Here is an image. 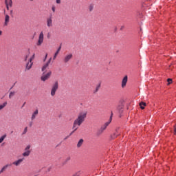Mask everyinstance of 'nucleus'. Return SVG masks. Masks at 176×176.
Instances as JSON below:
<instances>
[{
  "label": "nucleus",
  "instance_id": "nucleus-10",
  "mask_svg": "<svg viewBox=\"0 0 176 176\" xmlns=\"http://www.w3.org/2000/svg\"><path fill=\"white\" fill-rule=\"evenodd\" d=\"M50 63H52V58H50L49 59V60L47 62V63H45L43 67H42V72H45V71H46V68H47V67H49V65L50 64Z\"/></svg>",
  "mask_w": 176,
  "mask_h": 176
},
{
  "label": "nucleus",
  "instance_id": "nucleus-27",
  "mask_svg": "<svg viewBox=\"0 0 176 176\" xmlns=\"http://www.w3.org/2000/svg\"><path fill=\"white\" fill-rule=\"evenodd\" d=\"M167 82H168V85H171V83H173V79L168 78Z\"/></svg>",
  "mask_w": 176,
  "mask_h": 176
},
{
  "label": "nucleus",
  "instance_id": "nucleus-7",
  "mask_svg": "<svg viewBox=\"0 0 176 176\" xmlns=\"http://www.w3.org/2000/svg\"><path fill=\"white\" fill-rule=\"evenodd\" d=\"M25 160L24 157L20 158L17 160H15L14 162H12L13 166H15L16 167H19Z\"/></svg>",
  "mask_w": 176,
  "mask_h": 176
},
{
  "label": "nucleus",
  "instance_id": "nucleus-26",
  "mask_svg": "<svg viewBox=\"0 0 176 176\" xmlns=\"http://www.w3.org/2000/svg\"><path fill=\"white\" fill-rule=\"evenodd\" d=\"M28 131V127H25L23 130V132L22 133L23 135H24V134H27V132Z\"/></svg>",
  "mask_w": 176,
  "mask_h": 176
},
{
  "label": "nucleus",
  "instance_id": "nucleus-36",
  "mask_svg": "<svg viewBox=\"0 0 176 176\" xmlns=\"http://www.w3.org/2000/svg\"><path fill=\"white\" fill-rule=\"evenodd\" d=\"M47 58V54H46V55H45V58Z\"/></svg>",
  "mask_w": 176,
  "mask_h": 176
},
{
  "label": "nucleus",
  "instance_id": "nucleus-15",
  "mask_svg": "<svg viewBox=\"0 0 176 176\" xmlns=\"http://www.w3.org/2000/svg\"><path fill=\"white\" fill-rule=\"evenodd\" d=\"M11 164H7L5 166H3L2 167V168L0 170V174H2V173H3V171L6 170V168H8V167L10 166Z\"/></svg>",
  "mask_w": 176,
  "mask_h": 176
},
{
  "label": "nucleus",
  "instance_id": "nucleus-34",
  "mask_svg": "<svg viewBox=\"0 0 176 176\" xmlns=\"http://www.w3.org/2000/svg\"><path fill=\"white\" fill-rule=\"evenodd\" d=\"M6 8H7V10H9V6H8V4H7Z\"/></svg>",
  "mask_w": 176,
  "mask_h": 176
},
{
  "label": "nucleus",
  "instance_id": "nucleus-21",
  "mask_svg": "<svg viewBox=\"0 0 176 176\" xmlns=\"http://www.w3.org/2000/svg\"><path fill=\"white\" fill-rule=\"evenodd\" d=\"M118 111L119 113H123V107H122V106L118 107Z\"/></svg>",
  "mask_w": 176,
  "mask_h": 176
},
{
  "label": "nucleus",
  "instance_id": "nucleus-35",
  "mask_svg": "<svg viewBox=\"0 0 176 176\" xmlns=\"http://www.w3.org/2000/svg\"><path fill=\"white\" fill-rule=\"evenodd\" d=\"M0 35H2V31H0Z\"/></svg>",
  "mask_w": 176,
  "mask_h": 176
},
{
  "label": "nucleus",
  "instance_id": "nucleus-6",
  "mask_svg": "<svg viewBox=\"0 0 176 176\" xmlns=\"http://www.w3.org/2000/svg\"><path fill=\"white\" fill-rule=\"evenodd\" d=\"M51 76H52V71H50L46 74H45V73H43V76L41 77V80L43 82H46V80H47L50 78Z\"/></svg>",
  "mask_w": 176,
  "mask_h": 176
},
{
  "label": "nucleus",
  "instance_id": "nucleus-28",
  "mask_svg": "<svg viewBox=\"0 0 176 176\" xmlns=\"http://www.w3.org/2000/svg\"><path fill=\"white\" fill-rule=\"evenodd\" d=\"M52 10L53 13H54L56 12V6H53L52 7Z\"/></svg>",
  "mask_w": 176,
  "mask_h": 176
},
{
  "label": "nucleus",
  "instance_id": "nucleus-30",
  "mask_svg": "<svg viewBox=\"0 0 176 176\" xmlns=\"http://www.w3.org/2000/svg\"><path fill=\"white\" fill-rule=\"evenodd\" d=\"M100 89V86L96 87V89L94 91V93H97L98 91V89Z\"/></svg>",
  "mask_w": 176,
  "mask_h": 176
},
{
  "label": "nucleus",
  "instance_id": "nucleus-8",
  "mask_svg": "<svg viewBox=\"0 0 176 176\" xmlns=\"http://www.w3.org/2000/svg\"><path fill=\"white\" fill-rule=\"evenodd\" d=\"M112 115H113V113L111 112V116L110 118V121L106 122L101 128H100V133H102V131H104V130H105L107 129V127H108V126H109V123H111V120H112Z\"/></svg>",
  "mask_w": 176,
  "mask_h": 176
},
{
  "label": "nucleus",
  "instance_id": "nucleus-31",
  "mask_svg": "<svg viewBox=\"0 0 176 176\" xmlns=\"http://www.w3.org/2000/svg\"><path fill=\"white\" fill-rule=\"evenodd\" d=\"M56 3L60 4L61 3V0H56Z\"/></svg>",
  "mask_w": 176,
  "mask_h": 176
},
{
  "label": "nucleus",
  "instance_id": "nucleus-19",
  "mask_svg": "<svg viewBox=\"0 0 176 176\" xmlns=\"http://www.w3.org/2000/svg\"><path fill=\"white\" fill-rule=\"evenodd\" d=\"M69 160H71V157L69 156L67 157L65 160L63 162V165H65L67 164V163H68V162H69Z\"/></svg>",
  "mask_w": 176,
  "mask_h": 176
},
{
  "label": "nucleus",
  "instance_id": "nucleus-20",
  "mask_svg": "<svg viewBox=\"0 0 176 176\" xmlns=\"http://www.w3.org/2000/svg\"><path fill=\"white\" fill-rule=\"evenodd\" d=\"M6 105H8V102H5L3 104H0V111H1V109H3V108H5Z\"/></svg>",
  "mask_w": 176,
  "mask_h": 176
},
{
  "label": "nucleus",
  "instance_id": "nucleus-1",
  "mask_svg": "<svg viewBox=\"0 0 176 176\" xmlns=\"http://www.w3.org/2000/svg\"><path fill=\"white\" fill-rule=\"evenodd\" d=\"M87 118V111H80L78 116L77 118L74 121L73 123V131H72L69 134V135H72L73 133L79 129V126L86 120V118Z\"/></svg>",
  "mask_w": 176,
  "mask_h": 176
},
{
  "label": "nucleus",
  "instance_id": "nucleus-3",
  "mask_svg": "<svg viewBox=\"0 0 176 176\" xmlns=\"http://www.w3.org/2000/svg\"><path fill=\"white\" fill-rule=\"evenodd\" d=\"M58 90V82H55L51 88V96L54 97L56 96V92Z\"/></svg>",
  "mask_w": 176,
  "mask_h": 176
},
{
  "label": "nucleus",
  "instance_id": "nucleus-29",
  "mask_svg": "<svg viewBox=\"0 0 176 176\" xmlns=\"http://www.w3.org/2000/svg\"><path fill=\"white\" fill-rule=\"evenodd\" d=\"M34 58H35V54H33V56L30 58V60H34Z\"/></svg>",
  "mask_w": 176,
  "mask_h": 176
},
{
  "label": "nucleus",
  "instance_id": "nucleus-38",
  "mask_svg": "<svg viewBox=\"0 0 176 176\" xmlns=\"http://www.w3.org/2000/svg\"><path fill=\"white\" fill-rule=\"evenodd\" d=\"M24 105H25V103H24V104H23V107Z\"/></svg>",
  "mask_w": 176,
  "mask_h": 176
},
{
  "label": "nucleus",
  "instance_id": "nucleus-39",
  "mask_svg": "<svg viewBox=\"0 0 176 176\" xmlns=\"http://www.w3.org/2000/svg\"><path fill=\"white\" fill-rule=\"evenodd\" d=\"M30 1H34V0H30Z\"/></svg>",
  "mask_w": 176,
  "mask_h": 176
},
{
  "label": "nucleus",
  "instance_id": "nucleus-12",
  "mask_svg": "<svg viewBox=\"0 0 176 176\" xmlns=\"http://www.w3.org/2000/svg\"><path fill=\"white\" fill-rule=\"evenodd\" d=\"M10 21V16L9 15L5 16V21H4V26L8 27L9 25V22Z\"/></svg>",
  "mask_w": 176,
  "mask_h": 176
},
{
  "label": "nucleus",
  "instance_id": "nucleus-11",
  "mask_svg": "<svg viewBox=\"0 0 176 176\" xmlns=\"http://www.w3.org/2000/svg\"><path fill=\"white\" fill-rule=\"evenodd\" d=\"M127 80H128V77H127V76H125L122 80V89L126 87V85H127Z\"/></svg>",
  "mask_w": 176,
  "mask_h": 176
},
{
  "label": "nucleus",
  "instance_id": "nucleus-37",
  "mask_svg": "<svg viewBox=\"0 0 176 176\" xmlns=\"http://www.w3.org/2000/svg\"><path fill=\"white\" fill-rule=\"evenodd\" d=\"M68 137H69V136L66 137V138H65V140H67V139L68 138Z\"/></svg>",
  "mask_w": 176,
  "mask_h": 176
},
{
  "label": "nucleus",
  "instance_id": "nucleus-14",
  "mask_svg": "<svg viewBox=\"0 0 176 176\" xmlns=\"http://www.w3.org/2000/svg\"><path fill=\"white\" fill-rule=\"evenodd\" d=\"M38 113H39V111H38V109H36L32 115L31 120H35L36 116H38Z\"/></svg>",
  "mask_w": 176,
  "mask_h": 176
},
{
  "label": "nucleus",
  "instance_id": "nucleus-23",
  "mask_svg": "<svg viewBox=\"0 0 176 176\" xmlns=\"http://www.w3.org/2000/svg\"><path fill=\"white\" fill-rule=\"evenodd\" d=\"M14 94H16V91L10 92L9 98H12L14 96Z\"/></svg>",
  "mask_w": 176,
  "mask_h": 176
},
{
  "label": "nucleus",
  "instance_id": "nucleus-17",
  "mask_svg": "<svg viewBox=\"0 0 176 176\" xmlns=\"http://www.w3.org/2000/svg\"><path fill=\"white\" fill-rule=\"evenodd\" d=\"M139 105L141 109H145V107H146V103H145L144 102H141L139 103Z\"/></svg>",
  "mask_w": 176,
  "mask_h": 176
},
{
  "label": "nucleus",
  "instance_id": "nucleus-18",
  "mask_svg": "<svg viewBox=\"0 0 176 176\" xmlns=\"http://www.w3.org/2000/svg\"><path fill=\"white\" fill-rule=\"evenodd\" d=\"M83 142H84L83 139H80L77 144V148H80V146L83 145Z\"/></svg>",
  "mask_w": 176,
  "mask_h": 176
},
{
  "label": "nucleus",
  "instance_id": "nucleus-4",
  "mask_svg": "<svg viewBox=\"0 0 176 176\" xmlns=\"http://www.w3.org/2000/svg\"><path fill=\"white\" fill-rule=\"evenodd\" d=\"M31 155V145L28 144L25 148V151L22 153L23 157H28Z\"/></svg>",
  "mask_w": 176,
  "mask_h": 176
},
{
  "label": "nucleus",
  "instance_id": "nucleus-25",
  "mask_svg": "<svg viewBox=\"0 0 176 176\" xmlns=\"http://www.w3.org/2000/svg\"><path fill=\"white\" fill-rule=\"evenodd\" d=\"M60 50H61V45L59 46L57 51L56 52V53H55L56 56H58V54L60 53Z\"/></svg>",
  "mask_w": 176,
  "mask_h": 176
},
{
  "label": "nucleus",
  "instance_id": "nucleus-9",
  "mask_svg": "<svg viewBox=\"0 0 176 176\" xmlns=\"http://www.w3.org/2000/svg\"><path fill=\"white\" fill-rule=\"evenodd\" d=\"M47 26L49 28L53 27V16H50L47 18Z\"/></svg>",
  "mask_w": 176,
  "mask_h": 176
},
{
  "label": "nucleus",
  "instance_id": "nucleus-5",
  "mask_svg": "<svg viewBox=\"0 0 176 176\" xmlns=\"http://www.w3.org/2000/svg\"><path fill=\"white\" fill-rule=\"evenodd\" d=\"M72 57H74V55L72 54H66L63 58V63H65V64H67V63H69V61L72 60Z\"/></svg>",
  "mask_w": 176,
  "mask_h": 176
},
{
  "label": "nucleus",
  "instance_id": "nucleus-24",
  "mask_svg": "<svg viewBox=\"0 0 176 176\" xmlns=\"http://www.w3.org/2000/svg\"><path fill=\"white\" fill-rule=\"evenodd\" d=\"M93 9H94V5L90 4L89 6V10L90 12H93Z\"/></svg>",
  "mask_w": 176,
  "mask_h": 176
},
{
  "label": "nucleus",
  "instance_id": "nucleus-32",
  "mask_svg": "<svg viewBox=\"0 0 176 176\" xmlns=\"http://www.w3.org/2000/svg\"><path fill=\"white\" fill-rule=\"evenodd\" d=\"M57 58V55H55L54 54V58H53V60H56V58Z\"/></svg>",
  "mask_w": 176,
  "mask_h": 176
},
{
  "label": "nucleus",
  "instance_id": "nucleus-22",
  "mask_svg": "<svg viewBox=\"0 0 176 176\" xmlns=\"http://www.w3.org/2000/svg\"><path fill=\"white\" fill-rule=\"evenodd\" d=\"M5 138H6V135H3L0 138V144H2V142H3Z\"/></svg>",
  "mask_w": 176,
  "mask_h": 176
},
{
  "label": "nucleus",
  "instance_id": "nucleus-16",
  "mask_svg": "<svg viewBox=\"0 0 176 176\" xmlns=\"http://www.w3.org/2000/svg\"><path fill=\"white\" fill-rule=\"evenodd\" d=\"M5 3H6V6L8 5V6H10V8H12V6L13 5V1H12V0H9L8 1V0H6Z\"/></svg>",
  "mask_w": 176,
  "mask_h": 176
},
{
  "label": "nucleus",
  "instance_id": "nucleus-2",
  "mask_svg": "<svg viewBox=\"0 0 176 176\" xmlns=\"http://www.w3.org/2000/svg\"><path fill=\"white\" fill-rule=\"evenodd\" d=\"M43 41H45V34H43V31L41 32L36 43V46H42L43 43Z\"/></svg>",
  "mask_w": 176,
  "mask_h": 176
},
{
  "label": "nucleus",
  "instance_id": "nucleus-33",
  "mask_svg": "<svg viewBox=\"0 0 176 176\" xmlns=\"http://www.w3.org/2000/svg\"><path fill=\"white\" fill-rule=\"evenodd\" d=\"M27 58H28V55H27L25 58V61H27Z\"/></svg>",
  "mask_w": 176,
  "mask_h": 176
},
{
  "label": "nucleus",
  "instance_id": "nucleus-13",
  "mask_svg": "<svg viewBox=\"0 0 176 176\" xmlns=\"http://www.w3.org/2000/svg\"><path fill=\"white\" fill-rule=\"evenodd\" d=\"M32 59H30L29 62L26 64V71H30V68H32Z\"/></svg>",
  "mask_w": 176,
  "mask_h": 176
}]
</instances>
